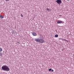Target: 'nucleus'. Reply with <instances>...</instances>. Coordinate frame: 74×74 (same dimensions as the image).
I'll use <instances>...</instances> for the list:
<instances>
[{
  "instance_id": "f257e3e1",
  "label": "nucleus",
  "mask_w": 74,
  "mask_h": 74,
  "mask_svg": "<svg viewBox=\"0 0 74 74\" xmlns=\"http://www.w3.org/2000/svg\"><path fill=\"white\" fill-rule=\"evenodd\" d=\"M2 70L4 71H10V68L7 65H3L1 67Z\"/></svg>"
},
{
  "instance_id": "f03ea898",
  "label": "nucleus",
  "mask_w": 74,
  "mask_h": 74,
  "mask_svg": "<svg viewBox=\"0 0 74 74\" xmlns=\"http://www.w3.org/2000/svg\"><path fill=\"white\" fill-rule=\"evenodd\" d=\"M35 41L36 42H40V43H44V40H43L42 39H38L35 38L34 39Z\"/></svg>"
},
{
  "instance_id": "7ed1b4c3",
  "label": "nucleus",
  "mask_w": 74,
  "mask_h": 74,
  "mask_svg": "<svg viewBox=\"0 0 74 74\" xmlns=\"http://www.w3.org/2000/svg\"><path fill=\"white\" fill-rule=\"evenodd\" d=\"M56 2L57 4H58L59 5H60L61 4H62V0H57L56 1Z\"/></svg>"
},
{
  "instance_id": "20e7f679",
  "label": "nucleus",
  "mask_w": 74,
  "mask_h": 74,
  "mask_svg": "<svg viewBox=\"0 0 74 74\" xmlns=\"http://www.w3.org/2000/svg\"><path fill=\"white\" fill-rule=\"evenodd\" d=\"M32 34L34 36H37V34L36 33V32H33L32 33Z\"/></svg>"
},
{
  "instance_id": "39448f33",
  "label": "nucleus",
  "mask_w": 74,
  "mask_h": 74,
  "mask_svg": "<svg viewBox=\"0 0 74 74\" xmlns=\"http://www.w3.org/2000/svg\"><path fill=\"white\" fill-rule=\"evenodd\" d=\"M63 23V21H59L58 22H57V23L58 24H59V23Z\"/></svg>"
},
{
  "instance_id": "423d86ee",
  "label": "nucleus",
  "mask_w": 74,
  "mask_h": 74,
  "mask_svg": "<svg viewBox=\"0 0 74 74\" xmlns=\"http://www.w3.org/2000/svg\"><path fill=\"white\" fill-rule=\"evenodd\" d=\"M46 10L47 11H51V10H49V8H46Z\"/></svg>"
},
{
  "instance_id": "0eeeda50",
  "label": "nucleus",
  "mask_w": 74,
  "mask_h": 74,
  "mask_svg": "<svg viewBox=\"0 0 74 74\" xmlns=\"http://www.w3.org/2000/svg\"><path fill=\"white\" fill-rule=\"evenodd\" d=\"M0 17L1 19H3V18H4V16H2L1 15L0 16Z\"/></svg>"
},
{
  "instance_id": "6e6552de",
  "label": "nucleus",
  "mask_w": 74,
  "mask_h": 74,
  "mask_svg": "<svg viewBox=\"0 0 74 74\" xmlns=\"http://www.w3.org/2000/svg\"><path fill=\"white\" fill-rule=\"evenodd\" d=\"M0 56H3V53H0Z\"/></svg>"
},
{
  "instance_id": "1a4fd4ad",
  "label": "nucleus",
  "mask_w": 74,
  "mask_h": 74,
  "mask_svg": "<svg viewBox=\"0 0 74 74\" xmlns=\"http://www.w3.org/2000/svg\"><path fill=\"white\" fill-rule=\"evenodd\" d=\"M55 37H58V34H56L55 36Z\"/></svg>"
},
{
  "instance_id": "9d476101",
  "label": "nucleus",
  "mask_w": 74,
  "mask_h": 74,
  "mask_svg": "<svg viewBox=\"0 0 74 74\" xmlns=\"http://www.w3.org/2000/svg\"><path fill=\"white\" fill-rule=\"evenodd\" d=\"M3 49L1 48H0V52H1L2 51Z\"/></svg>"
},
{
  "instance_id": "9b49d317",
  "label": "nucleus",
  "mask_w": 74,
  "mask_h": 74,
  "mask_svg": "<svg viewBox=\"0 0 74 74\" xmlns=\"http://www.w3.org/2000/svg\"><path fill=\"white\" fill-rule=\"evenodd\" d=\"M21 17H23V15L22 14H21Z\"/></svg>"
},
{
  "instance_id": "f8f14e48",
  "label": "nucleus",
  "mask_w": 74,
  "mask_h": 74,
  "mask_svg": "<svg viewBox=\"0 0 74 74\" xmlns=\"http://www.w3.org/2000/svg\"><path fill=\"white\" fill-rule=\"evenodd\" d=\"M51 70H52V69H49V71H51Z\"/></svg>"
},
{
  "instance_id": "ddd939ff",
  "label": "nucleus",
  "mask_w": 74,
  "mask_h": 74,
  "mask_svg": "<svg viewBox=\"0 0 74 74\" xmlns=\"http://www.w3.org/2000/svg\"><path fill=\"white\" fill-rule=\"evenodd\" d=\"M54 71L52 69L51 70V72H53Z\"/></svg>"
},
{
  "instance_id": "4468645a",
  "label": "nucleus",
  "mask_w": 74,
  "mask_h": 74,
  "mask_svg": "<svg viewBox=\"0 0 74 74\" xmlns=\"http://www.w3.org/2000/svg\"><path fill=\"white\" fill-rule=\"evenodd\" d=\"M17 43H18V44H20V42H18V41H17Z\"/></svg>"
},
{
  "instance_id": "2eb2a0df",
  "label": "nucleus",
  "mask_w": 74,
  "mask_h": 74,
  "mask_svg": "<svg viewBox=\"0 0 74 74\" xmlns=\"http://www.w3.org/2000/svg\"><path fill=\"white\" fill-rule=\"evenodd\" d=\"M63 40L64 41H66V39H63Z\"/></svg>"
},
{
  "instance_id": "dca6fc26",
  "label": "nucleus",
  "mask_w": 74,
  "mask_h": 74,
  "mask_svg": "<svg viewBox=\"0 0 74 74\" xmlns=\"http://www.w3.org/2000/svg\"><path fill=\"white\" fill-rule=\"evenodd\" d=\"M62 16V15H59V16Z\"/></svg>"
},
{
  "instance_id": "f3484780",
  "label": "nucleus",
  "mask_w": 74,
  "mask_h": 74,
  "mask_svg": "<svg viewBox=\"0 0 74 74\" xmlns=\"http://www.w3.org/2000/svg\"><path fill=\"white\" fill-rule=\"evenodd\" d=\"M6 1H9V0H5Z\"/></svg>"
},
{
  "instance_id": "a211bd4d",
  "label": "nucleus",
  "mask_w": 74,
  "mask_h": 74,
  "mask_svg": "<svg viewBox=\"0 0 74 74\" xmlns=\"http://www.w3.org/2000/svg\"><path fill=\"white\" fill-rule=\"evenodd\" d=\"M67 1H69L70 0H67Z\"/></svg>"
},
{
  "instance_id": "6ab92c4d",
  "label": "nucleus",
  "mask_w": 74,
  "mask_h": 74,
  "mask_svg": "<svg viewBox=\"0 0 74 74\" xmlns=\"http://www.w3.org/2000/svg\"><path fill=\"white\" fill-rule=\"evenodd\" d=\"M60 40H62V39H61V38H60Z\"/></svg>"
}]
</instances>
